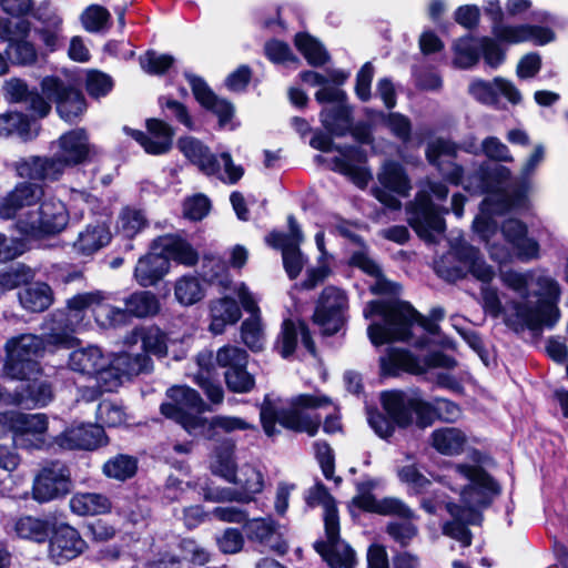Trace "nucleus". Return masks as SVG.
Returning a JSON list of instances; mask_svg holds the SVG:
<instances>
[{"label":"nucleus","instance_id":"nucleus-1","mask_svg":"<svg viewBox=\"0 0 568 568\" xmlns=\"http://www.w3.org/2000/svg\"><path fill=\"white\" fill-rule=\"evenodd\" d=\"M435 271L449 282L464 278L467 274L483 282L485 285L480 294L485 312L495 318L504 313L506 324L516 332L529 329L540 333L545 328H552L560 318V285L547 272H503V284L514 293V297L503 306L497 288L487 285L495 277L494 268L478 250L462 239L450 241V251L435 263Z\"/></svg>","mask_w":568,"mask_h":568},{"label":"nucleus","instance_id":"nucleus-2","mask_svg":"<svg viewBox=\"0 0 568 568\" xmlns=\"http://www.w3.org/2000/svg\"><path fill=\"white\" fill-rule=\"evenodd\" d=\"M456 152L457 146L453 142L437 139L428 144L426 156L450 183L462 184L470 192L488 194L481 203L480 214L474 221V230L486 242L490 257L504 263L509 258L508 250L490 243V237L497 233V223L493 216L528 207L531 187L528 179L544 161L545 149L540 144L535 146L521 168L519 184L513 190L506 187L511 175L509 169L485 163L466 175L464 169L455 162Z\"/></svg>","mask_w":568,"mask_h":568},{"label":"nucleus","instance_id":"nucleus-3","mask_svg":"<svg viewBox=\"0 0 568 568\" xmlns=\"http://www.w3.org/2000/svg\"><path fill=\"white\" fill-rule=\"evenodd\" d=\"M440 481L452 491L458 494L459 504L446 500L437 494L424 497L420 506L429 514H436L445 508L453 520L443 526L445 535L458 540L467 547L471 536L467 524H475L479 517L478 509L487 506L491 498L499 493L498 485L479 466L452 464L440 476Z\"/></svg>","mask_w":568,"mask_h":568},{"label":"nucleus","instance_id":"nucleus-4","mask_svg":"<svg viewBox=\"0 0 568 568\" xmlns=\"http://www.w3.org/2000/svg\"><path fill=\"white\" fill-rule=\"evenodd\" d=\"M329 408L325 417L323 429L327 434H335L342 429L341 416L337 405L326 395L321 393L300 394L284 405L281 399H273L266 395L260 409V417L265 434L270 437L278 434L276 424L296 432L315 436L321 426V417L307 410Z\"/></svg>","mask_w":568,"mask_h":568},{"label":"nucleus","instance_id":"nucleus-5","mask_svg":"<svg viewBox=\"0 0 568 568\" xmlns=\"http://www.w3.org/2000/svg\"><path fill=\"white\" fill-rule=\"evenodd\" d=\"M363 314L366 320H373L374 316H378L381 320L372 322L367 328L371 342L378 346L393 339H407L414 323L419 324L429 334L436 335L439 329L437 322L443 320L444 310L433 308L427 318L417 313L408 303L388 300L369 302Z\"/></svg>","mask_w":568,"mask_h":568},{"label":"nucleus","instance_id":"nucleus-6","mask_svg":"<svg viewBox=\"0 0 568 568\" xmlns=\"http://www.w3.org/2000/svg\"><path fill=\"white\" fill-rule=\"evenodd\" d=\"M306 501L311 507L324 509L325 539L314 544L315 550L331 568H353L356 559L353 549L339 539V521L334 498L323 484L308 490Z\"/></svg>","mask_w":568,"mask_h":568},{"label":"nucleus","instance_id":"nucleus-7","mask_svg":"<svg viewBox=\"0 0 568 568\" xmlns=\"http://www.w3.org/2000/svg\"><path fill=\"white\" fill-rule=\"evenodd\" d=\"M102 301L100 292L80 293L69 298L67 310L54 312L44 323L47 342L52 345L71 346L75 342L73 334L84 326L87 312L94 311Z\"/></svg>","mask_w":568,"mask_h":568},{"label":"nucleus","instance_id":"nucleus-8","mask_svg":"<svg viewBox=\"0 0 568 568\" xmlns=\"http://www.w3.org/2000/svg\"><path fill=\"white\" fill-rule=\"evenodd\" d=\"M192 267L199 262V253L193 245L176 234L158 237L144 257V286L162 280L170 271V262Z\"/></svg>","mask_w":568,"mask_h":568},{"label":"nucleus","instance_id":"nucleus-9","mask_svg":"<svg viewBox=\"0 0 568 568\" xmlns=\"http://www.w3.org/2000/svg\"><path fill=\"white\" fill-rule=\"evenodd\" d=\"M437 200H445L448 189L445 184L426 180L423 189L417 193L415 201L408 206V222L415 232L426 241H435L445 229V222L438 207L433 203L430 195Z\"/></svg>","mask_w":568,"mask_h":568},{"label":"nucleus","instance_id":"nucleus-10","mask_svg":"<svg viewBox=\"0 0 568 568\" xmlns=\"http://www.w3.org/2000/svg\"><path fill=\"white\" fill-rule=\"evenodd\" d=\"M178 149L205 175L217 176L221 181L235 184L243 176V168L235 165L232 156L223 152L217 159L210 149L193 136H183L178 141Z\"/></svg>","mask_w":568,"mask_h":568},{"label":"nucleus","instance_id":"nucleus-11","mask_svg":"<svg viewBox=\"0 0 568 568\" xmlns=\"http://www.w3.org/2000/svg\"><path fill=\"white\" fill-rule=\"evenodd\" d=\"M169 403L161 405V412L168 418L180 424L190 435L196 437L203 430L207 409L199 393L187 386H174L168 390Z\"/></svg>","mask_w":568,"mask_h":568},{"label":"nucleus","instance_id":"nucleus-12","mask_svg":"<svg viewBox=\"0 0 568 568\" xmlns=\"http://www.w3.org/2000/svg\"><path fill=\"white\" fill-rule=\"evenodd\" d=\"M44 351V342L33 334H22L6 343L4 373L13 379H29L39 372L38 357Z\"/></svg>","mask_w":568,"mask_h":568},{"label":"nucleus","instance_id":"nucleus-13","mask_svg":"<svg viewBox=\"0 0 568 568\" xmlns=\"http://www.w3.org/2000/svg\"><path fill=\"white\" fill-rule=\"evenodd\" d=\"M69 213L60 200L50 197L19 216L17 226L26 235L55 234L64 230Z\"/></svg>","mask_w":568,"mask_h":568},{"label":"nucleus","instance_id":"nucleus-14","mask_svg":"<svg viewBox=\"0 0 568 568\" xmlns=\"http://www.w3.org/2000/svg\"><path fill=\"white\" fill-rule=\"evenodd\" d=\"M311 146L329 152L336 150L341 156L333 159L334 171H337L349 178L358 187H365L372 179L371 172L363 165H359L365 159V154L358 148L334 145L331 136L323 133H315L310 142Z\"/></svg>","mask_w":568,"mask_h":568},{"label":"nucleus","instance_id":"nucleus-15","mask_svg":"<svg viewBox=\"0 0 568 568\" xmlns=\"http://www.w3.org/2000/svg\"><path fill=\"white\" fill-rule=\"evenodd\" d=\"M381 402L383 409L394 417L398 427L410 425L413 414H416L420 427L430 425L436 418L435 399L430 403L418 397H407L400 392H384Z\"/></svg>","mask_w":568,"mask_h":568},{"label":"nucleus","instance_id":"nucleus-16","mask_svg":"<svg viewBox=\"0 0 568 568\" xmlns=\"http://www.w3.org/2000/svg\"><path fill=\"white\" fill-rule=\"evenodd\" d=\"M378 186L372 189V194L382 204L392 210L402 206L400 201L395 196H408L412 185L404 168L394 161H387L377 173Z\"/></svg>","mask_w":568,"mask_h":568},{"label":"nucleus","instance_id":"nucleus-17","mask_svg":"<svg viewBox=\"0 0 568 568\" xmlns=\"http://www.w3.org/2000/svg\"><path fill=\"white\" fill-rule=\"evenodd\" d=\"M45 98L57 104L61 119L74 122L87 109L83 94L57 77H45L41 82Z\"/></svg>","mask_w":568,"mask_h":568},{"label":"nucleus","instance_id":"nucleus-18","mask_svg":"<svg viewBox=\"0 0 568 568\" xmlns=\"http://www.w3.org/2000/svg\"><path fill=\"white\" fill-rule=\"evenodd\" d=\"M456 361L443 353H432L425 358L414 356L412 353L400 348H390L386 356L381 358V366L385 372L395 373L403 369L412 374H424L428 368L443 367L454 368Z\"/></svg>","mask_w":568,"mask_h":568},{"label":"nucleus","instance_id":"nucleus-19","mask_svg":"<svg viewBox=\"0 0 568 568\" xmlns=\"http://www.w3.org/2000/svg\"><path fill=\"white\" fill-rule=\"evenodd\" d=\"M320 103H332L321 113V121L324 128L333 135H345L352 124L351 110L346 104V93L336 87H323L315 93Z\"/></svg>","mask_w":568,"mask_h":568},{"label":"nucleus","instance_id":"nucleus-20","mask_svg":"<svg viewBox=\"0 0 568 568\" xmlns=\"http://www.w3.org/2000/svg\"><path fill=\"white\" fill-rule=\"evenodd\" d=\"M247 353L233 345L221 347L215 356L216 364L225 368V382L234 393H247L254 386L253 376L246 371Z\"/></svg>","mask_w":568,"mask_h":568},{"label":"nucleus","instance_id":"nucleus-21","mask_svg":"<svg viewBox=\"0 0 568 568\" xmlns=\"http://www.w3.org/2000/svg\"><path fill=\"white\" fill-rule=\"evenodd\" d=\"M348 300L344 291L335 286L323 290L314 313V322L327 335L339 331L345 322Z\"/></svg>","mask_w":568,"mask_h":568},{"label":"nucleus","instance_id":"nucleus-22","mask_svg":"<svg viewBox=\"0 0 568 568\" xmlns=\"http://www.w3.org/2000/svg\"><path fill=\"white\" fill-rule=\"evenodd\" d=\"M237 485L241 490L230 488L207 489L204 493V499L214 503L240 501L248 503L255 494L263 489V476L257 468L252 465H243L236 473L235 479L231 481Z\"/></svg>","mask_w":568,"mask_h":568},{"label":"nucleus","instance_id":"nucleus-23","mask_svg":"<svg viewBox=\"0 0 568 568\" xmlns=\"http://www.w3.org/2000/svg\"><path fill=\"white\" fill-rule=\"evenodd\" d=\"M53 150L65 168H72L90 161L97 155V146L90 143L85 129L77 128L63 133L51 143Z\"/></svg>","mask_w":568,"mask_h":568},{"label":"nucleus","instance_id":"nucleus-24","mask_svg":"<svg viewBox=\"0 0 568 568\" xmlns=\"http://www.w3.org/2000/svg\"><path fill=\"white\" fill-rule=\"evenodd\" d=\"M290 233L273 232L267 236V243L282 250L283 265L291 280L296 278L306 263L298 246L303 241L302 231L293 216L288 217Z\"/></svg>","mask_w":568,"mask_h":568},{"label":"nucleus","instance_id":"nucleus-25","mask_svg":"<svg viewBox=\"0 0 568 568\" xmlns=\"http://www.w3.org/2000/svg\"><path fill=\"white\" fill-rule=\"evenodd\" d=\"M235 291L243 308L251 314L241 325V339L252 352L262 351L265 345V332L257 301L244 283Z\"/></svg>","mask_w":568,"mask_h":568},{"label":"nucleus","instance_id":"nucleus-26","mask_svg":"<svg viewBox=\"0 0 568 568\" xmlns=\"http://www.w3.org/2000/svg\"><path fill=\"white\" fill-rule=\"evenodd\" d=\"M70 470L61 463L44 467L33 483V498L47 503L67 495L71 489Z\"/></svg>","mask_w":568,"mask_h":568},{"label":"nucleus","instance_id":"nucleus-27","mask_svg":"<svg viewBox=\"0 0 568 568\" xmlns=\"http://www.w3.org/2000/svg\"><path fill=\"white\" fill-rule=\"evenodd\" d=\"M376 487V481L368 479L357 484L358 494L354 497L353 503L359 508L376 513L384 516H398L405 519L414 517L412 509L400 499L395 497H385L376 499L371 490Z\"/></svg>","mask_w":568,"mask_h":568},{"label":"nucleus","instance_id":"nucleus-28","mask_svg":"<svg viewBox=\"0 0 568 568\" xmlns=\"http://www.w3.org/2000/svg\"><path fill=\"white\" fill-rule=\"evenodd\" d=\"M12 168L20 178L41 182L59 181L67 170L55 152L50 156L21 158L12 164Z\"/></svg>","mask_w":568,"mask_h":568},{"label":"nucleus","instance_id":"nucleus-29","mask_svg":"<svg viewBox=\"0 0 568 568\" xmlns=\"http://www.w3.org/2000/svg\"><path fill=\"white\" fill-rule=\"evenodd\" d=\"M43 195L44 189L40 184L30 181L18 183L7 196L0 200V217L10 220L24 209L29 211Z\"/></svg>","mask_w":568,"mask_h":568},{"label":"nucleus","instance_id":"nucleus-30","mask_svg":"<svg viewBox=\"0 0 568 568\" xmlns=\"http://www.w3.org/2000/svg\"><path fill=\"white\" fill-rule=\"evenodd\" d=\"M243 529L250 541L257 542L281 555L287 551L288 546L271 517L246 520Z\"/></svg>","mask_w":568,"mask_h":568},{"label":"nucleus","instance_id":"nucleus-31","mask_svg":"<svg viewBox=\"0 0 568 568\" xmlns=\"http://www.w3.org/2000/svg\"><path fill=\"white\" fill-rule=\"evenodd\" d=\"M493 34L498 41L507 44L531 41L535 44L542 45L554 40L551 30L531 24L495 23L493 24Z\"/></svg>","mask_w":568,"mask_h":568},{"label":"nucleus","instance_id":"nucleus-32","mask_svg":"<svg viewBox=\"0 0 568 568\" xmlns=\"http://www.w3.org/2000/svg\"><path fill=\"white\" fill-rule=\"evenodd\" d=\"M87 547L80 534L65 525L58 527L50 539L49 555L55 564L60 565L81 555Z\"/></svg>","mask_w":568,"mask_h":568},{"label":"nucleus","instance_id":"nucleus-33","mask_svg":"<svg viewBox=\"0 0 568 568\" xmlns=\"http://www.w3.org/2000/svg\"><path fill=\"white\" fill-rule=\"evenodd\" d=\"M55 442L64 449H94L104 444L105 436L101 425L81 424L65 429Z\"/></svg>","mask_w":568,"mask_h":568},{"label":"nucleus","instance_id":"nucleus-34","mask_svg":"<svg viewBox=\"0 0 568 568\" xmlns=\"http://www.w3.org/2000/svg\"><path fill=\"white\" fill-rule=\"evenodd\" d=\"M469 93L480 103L493 105L498 102V94H503L509 102L517 104L521 100L518 89L503 78L493 81L475 80L469 85Z\"/></svg>","mask_w":568,"mask_h":568},{"label":"nucleus","instance_id":"nucleus-35","mask_svg":"<svg viewBox=\"0 0 568 568\" xmlns=\"http://www.w3.org/2000/svg\"><path fill=\"white\" fill-rule=\"evenodd\" d=\"M48 428L43 414H24L16 410L0 413V436L8 432L17 435H41Z\"/></svg>","mask_w":568,"mask_h":568},{"label":"nucleus","instance_id":"nucleus-36","mask_svg":"<svg viewBox=\"0 0 568 568\" xmlns=\"http://www.w3.org/2000/svg\"><path fill=\"white\" fill-rule=\"evenodd\" d=\"M501 231L519 260L528 262L539 256V244L527 235V226L521 221L509 219L503 224Z\"/></svg>","mask_w":568,"mask_h":568},{"label":"nucleus","instance_id":"nucleus-37","mask_svg":"<svg viewBox=\"0 0 568 568\" xmlns=\"http://www.w3.org/2000/svg\"><path fill=\"white\" fill-rule=\"evenodd\" d=\"M108 365V355L97 345H88L72 351L68 357L71 371L92 377L97 371Z\"/></svg>","mask_w":568,"mask_h":568},{"label":"nucleus","instance_id":"nucleus-38","mask_svg":"<svg viewBox=\"0 0 568 568\" xmlns=\"http://www.w3.org/2000/svg\"><path fill=\"white\" fill-rule=\"evenodd\" d=\"M34 17L42 24L37 30L41 42L50 52L55 51L62 40V18L48 4L38 8Z\"/></svg>","mask_w":568,"mask_h":568},{"label":"nucleus","instance_id":"nucleus-39","mask_svg":"<svg viewBox=\"0 0 568 568\" xmlns=\"http://www.w3.org/2000/svg\"><path fill=\"white\" fill-rule=\"evenodd\" d=\"M52 399L51 385L44 381L22 383L11 394H8L7 404L45 406Z\"/></svg>","mask_w":568,"mask_h":568},{"label":"nucleus","instance_id":"nucleus-40","mask_svg":"<svg viewBox=\"0 0 568 568\" xmlns=\"http://www.w3.org/2000/svg\"><path fill=\"white\" fill-rule=\"evenodd\" d=\"M351 265L361 268L363 272L374 277V283L369 285L374 294L397 295L399 286L387 281L382 276L381 268L377 263L371 258L367 251L361 248L354 252L349 261Z\"/></svg>","mask_w":568,"mask_h":568},{"label":"nucleus","instance_id":"nucleus-41","mask_svg":"<svg viewBox=\"0 0 568 568\" xmlns=\"http://www.w3.org/2000/svg\"><path fill=\"white\" fill-rule=\"evenodd\" d=\"M6 97L12 102H23L36 115L43 118L50 112V104L37 92L30 91L20 79H10L4 84Z\"/></svg>","mask_w":568,"mask_h":568},{"label":"nucleus","instance_id":"nucleus-42","mask_svg":"<svg viewBox=\"0 0 568 568\" xmlns=\"http://www.w3.org/2000/svg\"><path fill=\"white\" fill-rule=\"evenodd\" d=\"M196 365L199 371L194 375V382L204 390L212 403H222L224 397L223 389L221 385L213 378V371L215 367L212 352H200L196 356Z\"/></svg>","mask_w":568,"mask_h":568},{"label":"nucleus","instance_id":"nucleus-43","mask_svg":"<svg viewBox=\"0 0 568 568\" xmlns=\"http://www.w3.org/2000/svg\"><path fill=\"white\" fill-rule=\"evenodd\" d=\"M146 134H144V152L152 155H161L172 146L173 129L162 120L149 119L146 121Z\"/></svg>","mask_w":568,"mask_h":568},{"label":"nucleus","instance_id":"nucleus-44","mask_svg":"<svg viewBox=\"0 0 568 568\" xmlns=\"http://www.w3.org/2000/svg\"><path fill=\"white\" fill-rule=\"evenodd\" d=\"M241 308L231 297H222L210 303V331L222 334L227 325L235 324L241 318Z\"/></svg>","mask_w":568,"mask_h":568},{"label":"nucleus","instance_id":"nucleus-45","mask_svg":"<svg viewBox=\"0 0 568 568\" xmlns=\"http://www.w3.org/2000/svg\"><path fill=\"white\" fill-rule=\"evenodd\" d=\"M467 444L466 434L456 427H440L430 435L432 447L442 455H460Z\"/></svg>","mask_w":568,"mask_h":568},{"label":"nucleus","instance_id":"nucleus-46","mask_svg":"<svg viewBox=\"0 0 568 568\" xmlns=\"http://www.w3.org/2000/svg\"><path fill=\"white\" fill-rule=\"evenodd\" d=\"M298 337L310 353H315V345L306 325L302 322L296 324L293 321L287 320L283 323L282 335L278 345L283 357H288L293 354Z\"/></svg>","mask_w":568,"mask_h":568},{"label":"nucleus","instance_id":"nucleus-47","mask_svg":"<svg viewBox=\"0 0 568 568\" xmlns=\"http://www.w3.org/2000/svg\"><path fill=\"white\" fill-rule=\"evenodd\" d=\"M18 296L21 306L30 312H43L53 303L51 287L42 282L31 283L22 287Z\"/></svg>","mask_w":568,"mask_h":568},{"label":"nucleus","instance_id":"nucleus-48","mask_svg":"<svg viewBox=\"0 0 568 568\" xmlns=\"http://www.w3.org/2000/svg\"><path fill=\"white\" fill-rule=\"evenodd\" d=\"M111 240V233L103 224L88 225L79 233L73 243L74 250L82 255H91L105 246Z\"/></svg>","mask_w":568,"mask_h":568},{"label":"nucleus","instance_id":"nucleus-49","mask_svg":"<svg viewBox=\"0 0 568 568\" xmlns=\"http://www.w3.org/2000/svg\"><path fill=\"white\" fill-rule=\"evenodd\" d=\"M70 508L80 516H94L110 511L111 501L102 494L78 493L70 499Z\"/></svg>","mask_w":568,"mask_h":568},{"label":"nucleus","instance_id":"nucleus-50","mask_svg":"<svg viewBox=\"0 0 568 568\" xmlns=\"http://www.w3.org/2000/svg\"><path fill=\"white\" fill-rule=\"evenodd\" d=\"M234 447L235 445L232 442L223 443L214 450L211 459L212 473L229 483L235 479L239 470L234 460Z\"/></svg>","mask_w":568,"mask_h":568},{"label":"nucleus","instance_id":"nucleus-51","mask_svg":"<svg viewBox=\"0 0 568 568\" xmlns=\"http://www.w3.org/2000/svg\"><path fill=\"white\" fill-rule=\"evenodd\" d=\"M203 424V430L199 432V436L207 439H214L220 433L245 430L252 427L244 419L232 416H215L210 420L204 417Z\"/></svg>","mask_w":568,"mask_h":568},{"label":"nucleus","instance_id":"nucleus-52","mask_svg":"<svg viewBox=\"0 0 568 568\" xmlns=\"http://www.w3.org/2000/svg\"><path fill=\"white\" fill-rule=\"evenodd\" d=\"M204 287L194 275H183L175 281L174 296L184 306L193 305L204 297Z\"/></svg>","mask_w":568,"mask_h":568},{"label":"nucleus","instance_id":"nucleus-53","mask_svg":"<svg viewBox=\"0 0 568 568\" xmlns=\"http://www.w3.org/2000/svg\"><path fill=\"white\" fill-rule=\"evenodd\" d=\"M399 480L407 485L409 493L424 495L433 493L432 481L415 465H406L397 470Z\"/></svg>","mask_w":568,"mask_h":568},{"label":"nucleus","instance_id":"nucleus-54","mask_svg":"<svg viewBox=\"0 0 568 568\" xmlns=\"http://www.w3.org/2000/svg\"><path fill=\"white\" fill-rule=\"evenodd\" d=\"M30 132V120L20 112H6L0 114V138L17 134L27 138Z\"/></svg>","mask_w":568,"mask_h":568},{"label":"nucleus","instance_id":"nucleus-55","mask_svg":"<svg viewBox=\"0 0 568 568\" xmlns=\"http://www.w3.org/2000/svg\"><path fill=\"white\" fill-rule=\"evenodd\" d=\"M295 45L312 65H322L328 60V54L322 44L308 34H296Z\"/></svg>","mask_w":568,"mask_h":568},{"label":"nucleus","instance_id":"nucleus-56","mask_svg":"<svg viewBox=\"0 0 568 568\" xmlns=\"http://www.w3.org/2000/svg\"><path fill=\"white\" fill-rule=\"evenodd\" d=\"M136 469L138 460L126 455H118L103 465L104 475L116 480H125L132 477Z\"/></svg>","mask_w":568,"mask_h":568},{"label":"nucleus","instance_id":"nucleus-57","mask_svg":"<svg viewBox=\"0 0 568 568\" xmlns=\"http://www.w3.org/2000/svg\"><path fill=\"white\" fill-rule=\"evenodd\" d=\"M14 530L20 538L36 542H43L49 536L48 524L29 516L20 518L16 523Z\"/></svg>","mask_w":568,"mask_h":568},{"label":"nucleus","instance_id":"nucleus-58","mask_svg":"<svg viewBox=\"0 0 568 568\" xmlns=\"http://www.w3.org/2000/svg\"><path fill=\"white\" fill-rule=\"evenodd\" d=\"M108 317L110 318L111 325H119L121 324L125 317L134 316V317H141L142 316V294L139 292H135L131 294L129 297L124 300V308H115V307H108L105 310Z\"/></svg>","mask_w":568,"mask_h":568},{"label":"nucleus","instance_id":"nucleus-59","mask_svg":"<svg viewBox=\"0 0 568 568\" xmlns=\"http://www.w3.org/2000/svg\"><path fill=\"white\" fill-rule=\"evenodd\" d=\"M479 43L476 44L471 38H462L455 45L454 64L462 69L474 67L479 59Z\"/></svg>","mask_w":568,"mask_h":568},{"label":"nucleus","instance_id":"nucleus-60","mask_svg":"<svg viewBox=\"0 0 568 568\" xmlns=\"http://www.w3.org/2000/svg\"><path fill=\"white\" fill-rule=\"evenodd\" d=\"M31 32V23L26 19L16 21L3 19L0 28V39L13 47L17 41L26 40Z\"/></svg>","mask_w":568,"mask_h":568},{"label":"nucleus","instance_id":"nucleus-61","mask_svg":"<svg viewBox=\"0 0 568 568\" xmlns=\"http://www.w3.org/2000/svg\"><path fill=\"white\" fill-rule=\"evenodd\" d=\"M386 415L377 409L367 410V422L375 434L387 439L393 436L397 422L394 417L385 410Z\"/></svg>","mask_w":568,"mask_h":568},{"label":"nucleus","instance_id":"nucleus-62","mask_svg":"<svg viewBox=\"0 0 568 568\" xmlns=\"http://www.w3.org/2000/svg\"><path fill=\"white\" fill-rule=\"evenodd\" d=\"M123 375L124 373H121L108 356V365L101 369L99 368L92 378L95 379L103 392H113L121 385Z\"/></svg>","mask_w":568,"mask_h":568},{"label":"nucleus","instance_id":"nucleus-63","mask_svg":"<svg viewBox=\"0 0 568 568\" xmlns=\"http://www.w3.org/2000/svg\"><path fill=\"white\" fill-rule=\"evenodd\" d=\"M97 418L102 425L118 427L125 422V413L120 405L103 400L98 406Z\"/></svg>","mask_w":568,"mask_h":568},{"label":"nucleus","instance_id":"nucleus-64","mask_svg":"<svg viewBox=\"0 0 568 568\" xmlns=\"http://www.w3.org/2000/svg\"><path fill=\"white\" fill-rule=\"evenodd\" d=\"M88 93L93 98L106 95L113 88L112 78L98 70H90L85 82Z\"/></svg>","mask_w":568,"mask_h":568}]
</instances>
